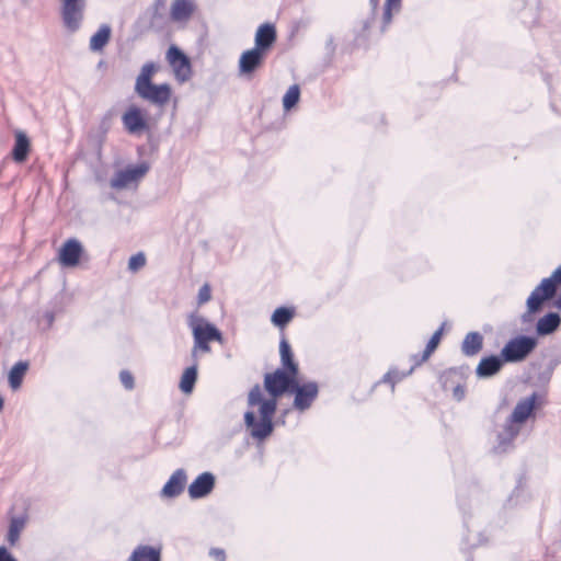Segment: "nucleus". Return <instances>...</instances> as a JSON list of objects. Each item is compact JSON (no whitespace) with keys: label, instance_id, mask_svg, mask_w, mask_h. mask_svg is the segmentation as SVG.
<instances>
[{"label":"nucleus","instance_id":"1","mask_svg":"<svg viewBox=\"0 0 561 561\" xmlns=\"http://www.w3.org/2000/svg\"><path fill=\"white\" fill-rule=\"evenodd\" d=\"M296 377L291 373L288 375L280 369L266 374L264 377V388L271 396L270 399H263L262 389L259 385L250 390L248 404L250 407L259 405L261 419L260 422H256L252 411H248L244 414V423L250 430L252 437L262 440L272 434L274 427L272 419L277 408L276 399L288 389L294 390Z\"/></svg>","mask_w":561,"mask_h":561},{"label":"nucleus","instance_id":"2","mask_svg":"<svg viewBox=\"0 0 561 561\" xmlns=\"http://www.w3.org/2000/svg\"><path fill=\"white\" fill-rule=\"evenodd\" d=\"M160 70V65L149 61L142 65L136 77L134 91L144 101L157 107H164L171 100L172 88L169 83L154 84V75Z\"/></svg>","mask_w":561,"mask_h":561},{"label":"nucleus","instance_id":"3","mask_svg":"<svg viewBox=\"0 0 561 561\" xmlns=\"http://www.w3.org/2000/svg\"><path fill=\"white\" fill-rule=\"evenodd\" d=\"M538 394L533 393L531 396L524 398L517 402L510 419L504 425L503 430L497 435L499 444L496 449L502 451L506 450L510 444L516 438L522 430V425L533 414Z\"/></svg>","mask_w":561,"mask_h":561},{"label":"nucleus","instance_id":"4","mask_svg":"<svg viewBox=\"0 0 561 561\" xmlns=\"http://www.w3.org/2000/svg\"><path fill=\"white\" fill-rule=\"evenodd\" d=\"M187 324L192 330L194 345L191 351L193 360H196L198 354L209 353V342L217 341L224 342L221 332L211 324L207 319L198 313H191L187 318Z\"/></svg>","mask_w":561,"mask_h":561},{"label":"nucleus","instance_id":"5","mask_svg":"<svg viewBox=\"0 0 561 561\" xmlns=\"http://www.w3.org/2000/svg\"><path fill=\"white\" fill-rule=\"evenodd\" d=\"M537 346V340L531 336L519 335L510 340L501 351V357L506 363L524 360Z\"/></svg>","mask_w":561,"mask_h":561},{"label":"nucleus","instance_id":"6","mask_svg":"<svg viewBox=\"0 0 561 561\" xmlns=\"http://www.w3.org/2000/svg\"><path fill=\"white\" fill-rule=\"evenodd\" d=\"M64 26L70 33L77 32L84 19L87 0H59Z\"/></svg>","mask_w":561,"mask_h":561},{"label":"nucleus","instance_id":"7","mask_svg":"<svg viewBox=\"0 0 561 561\" xmlns=\"http://www.w3.org/2000/svg\"><path fill=\"white\" fill-rule=\"evenodd\" d=\"M174 78L178 82H187L193 75L192 66L188 57L184 55L176 46H171L165 56Z\"/></svg>","mask_w":561,"mask_h":561},{"label":"nucleus","instance_id":"8","mask_svg":"<svg viewBox=\"0 0 561 561\" xmlns=\"http://www.w3.org/2000/svg\"><path fill=\"white\" fill-rule=\"evenodd\" d=\"M122 122L125 129L131 135H138L149 128L148 115L137 105H130L123 114Z\"/></svg>","mask_w":561,"mask_h":561},{"label":"nucleus","instance_id":"9","mask_svg":"<svg viewBox=\"0 0 561 561\" xmlns=\"http://www.w3.org/2000/svg\"><path fill=\"white\" fill-rule=\"evenodd\" d=\"M265 56L266 54L261 51L260 48L243 51L239 59V75L252 78L254 72L262 67Z\"/></svg>","mask_w":561,"mask_h":561},{"label":"nucleus","instance_id":"10","mask_svg":"<svg viewBox=\"0 0 561 561\" xmlns=\"http://www.w3.org/2000/svg\"><path fill=\"white\" fill-rule=\"evenodd\" d=\"M148 171L146 164L130 167L118 171L111 180V186L116 190L129 187L133 183H137Z\"/></svg>","mask_w":561,"mask_h":561},{"label":"nucleus","instance_id":"11","mask_svg":"<svg viewBox=\"0 0 561 561\" xmlns=\"http://www.w3.org/2000/svg\"><path fill=\"white\" fill-rule=\"evenodd\" d=\"M554 289L550 285V280H541V283L533 290L527 299V311L529 314L540 310L542 304L552 298Z\"/></svg>","mask_w":561,"mask_h":561},{"label":"nucleus","instance_id":"12","mask_svg":"<svg viewBox=\"0 0 561 561\" xmlns=\"http://www.w3.org/2000/svg\"><path fill=\"white\" fill-rule=\"evenodd\" d=\"M296 396L294 400V405L298 410H306L308 409L312 401L318 396V386L316 382H307L305 385H299L298 380H296L294 390Z\"/></svg>","mask_w":561,"mask_h":561},{"label":"nucleus","instance_id":"13","mask_svg":"<svg viewBox=\"0 0 561 561\" xmlns=\"http://www.w3.org/2000/svg\"><path fill=\"white\" fill-rule=\"evenodd\" d=\"M82 251V245L77 239L67 240L59 250L60 264L66 267L77 266Z\"/></svg>","mask_w":561,"mask_h":561},{"label":"nucleus","instance_id":"14","mask_svg":"<svg viewBox=\"0 0 561 561\" xmlns=\"http://www.w3.org/2000/svg\"><path fill=\"white\" fill-rule=\"evenodd\" d=\"M215 485V477L210 472L198 476L188 486V494L192 499L204 497L211 492Z\"/></svg>","mask_w":561,"mask_h":561},{"label":"nucleus","instance_id":"15","mask_svg":"<svg viewBox=\"0 0 561 561\" xmlns=\"http://www.w3.org/2000/svg\"><path fill=\"white\" fill-rule=\"evenodd\" d=\"M195 10V0H174L170 7V16L174 22H187Z\"/></svg>","mask_w":561,"mask_h":561},{"label":"nucleus","instance_id":"16","mask_svg":"<svg viewBox=\"0 0 561 561\" xmlns=\"http://www.w3.org/2000/svg\"><path fill=\"white\" fill-rule=\"evenodd\" d=\"M276 41V31L274 25L265 23L259 26L255 33V47L265 53Z\"/></svg>","mask_w":561,"mask_h":561},{"label":"nucleus","instance_id":"17","mask_svg":"<svg viewBox=\"0 0 561 561\" xmlns=\"http://www.w3.org/2000/svg\"><path fill=\"white\" fill-rule=\"evenodd\" d=\"M185 483V471L183 469H179L171 476L169 481L165 483L161 491V495L163 497H174L183 491Z\"/></svg>","mask_w":561,"mask_h":561},{"label":"nucleus","instance_id":"18","mask_svg":"<svg viewBox=\"0 0 561 561\" xmlns=\"http://www.w3.org/2000/svg\"><path fill=\"white\" fill-rule=\"evenodd\" d=\"M503 358L492 355L480 360L476 373L479 377L488 378L497 374L503 366Z\"/></svg>","mask_w":561,"mask_h":561},{"label":"nucleus","instance_id":"19","mask_svg":"<svg viewBox=\"0 0 561 561\" xmlns=\"http://www.w3.org/2000/svg\"><path fill=\"white\" fill-rule=\"evenodd\" d=\"M14 137L15 144L12 150V157L15 162L22 163L28 156L31 142L26 134L22 130H15Z\"/></svg>","mask_w":561,"mask_h":561},{"label":"nucleus","instance_id":"20","mask_svg":"<svg viewBox=\"0 0 561 561\" xmlns=\"http://www.w3.org/2000/svg\"><path fill=\"white\" fill-rule=\"evenodd\" d=\"M561 323V318L558 313L550 312L540 318L536 325V331L539 335H548L554 332Z\"/></svg>","mask_w":561,"mask_h":561},{"label":"nucleus","instance_id":"21","mask_svg":"<svg viewBox=\"0 0 561 561\" xmlns=\"http://www.w3.org/2000/svg\"><path fill=\"white\" fill-rule=\"evenodd\" d=\"M483 346V336L479 332L468 333L461 344V351L467 356L478 354Z\"/></svg>","mask_w":561,"mask_h":561},{"label":"nucleus","instance_id":"22","mask_svg":"<svg viewBox=\"0 0 561 561\" xmlns=\"http://www.w3.org/2000/svg\"><path fill=\"white\" fill-rule=\"evenodd\" d=\"M111 27L107 24H103L99 27L96 33L92 35L90 39V49L92 51H100L108 43L111 38Z\"/></svg>","mask_w":561,"mask_h":561},{"label":"nucleus","instance_id":"23","mask_svg":"<svg viewBox=\"0 0 561 561\" xmlns=\"http://www.w3.org/2000/svg\"><path fill=\"white\" fill-rule=\"evenodd\" d=\"M197 379V359L194 360L193 365L187 367L180 380V389L182 392L188 394L193 391Z\"/></svg>","mask_w":561,"mask_h":561},{"label":"nucleus","instance_id":"24","mask_svg":"<svg viewBox=\"0 0 561 561\" xmlns=\"http://www.w3.org/2000/svg\"><path fill=\"white\" fill-rule=\"evenodd\" d=\"M27 369V362H18L16 364L13 365L8 376L9 385L13 390H18L21 387Z\"/></svg>","mask_w":561,"mask_h":561},{"label":"nucleus","instance_id":"25","mask_svg":"<svg viewBox=\"0 0 561 561\" xmlns=\"http://www.w3.org/2000/svg\"><path fill=\"white\" fill-rule=\"evenodd\" d=\"M27 518L25 516H14L10 520L9 531L7 539L11 546H14L19 539L20 534L26 525Z\"/></svg>","mask_w":561,"mask_h":561},{"label":"nucleus","instance_id":"26","mask_svg":"<svg viewBox=\"0 0 561 561\" xmlns=\"http://www.w3.org/2000/svg\"><path fill=\"white\" fill-rule=\"evenodd\" d=\"M279 353L283 366L286 367L294 376H297L298 366L293 359V353L286 340L280 341Z\"/></svg>","mask_w":561,"mask_h":561},{"label":"nucleus","instance_id":"27","mask_svg":"<svg viewBox=\"0 0 561 561\" xmlns=\"http://www.w3.org/2000/svg\"><path fill=\"white\" fill-rule=\"evenodd\" d=\"M402 0H386L382 14V31H385L392 21V15L401 9Z\"/></svg>","mask_w":561,"mask_h":561},{"label":"nucleus","instance_id":"28","mask_svg":"<svg viewBox=\"0 0 561 561\" xmlns=\"http://www.w3.org/2000/svg\"><path fill=\"white\" fill-rule=\"evenodd\" d=\"M131 561H160V552L151 547H139L130 558Z\"/></svg>","mask_w":561,"mask_h":561},{"label":"nucleus","instance_id":"29","mask_svg":"<svg viewBox=\"0 0 561 561\" xmlns=\"http://www.w3.org/2000/svg\"><path fill=\"white\" fill-rule=\"evenodd\" d=\"M300 90L297 84L291 85L283 98V106L285 111L293 108L299 101Z\"/></svg>","mask_w":561,"mask_h":561},{"label":"nucleus","instance_id":"30","mask_svg":"<svg viewBox=\"0 0 561 561\" xmlns=\"http://www.w3.org/2000/svg\"><path fill=\"white\" fill-rule=\"evenodd\" d=\"M293 310L280 307L274 311L272 316V322L277 327H284L293 319Z\"/></svg>","mask_w":561,"mask_h":561},{"label":"nucleus","instance_id":"31","mask_svg":"<svg viewBox=\"0 0 561 561\" xmlns=\"http://www.w3.org/2000/svg\"><path fill=\"white\" fill-rule=\"evenodd\" d=\"M442 332H443V329L440 328L439 330H437L431 337V340L428 341L427 345H426V348L423 353V357L422 359L423 360H426L430 355L436 350V347L438 346L439 344V341H440V337H442Z\"/></svg>","mask_w":561,"mask_h":561},{"label":"nucleus","instance_id":"32","mask_svg":"<svg viewBox=\"0 0 561 561\" xmlns=\"http://www.w3.org/2000/svg\"><path fill=\"white\" fill-rule=\"evenodd\" d=\"M146 265V256L144 253H137L130 256L128 261V268L131 272H137Z\"/></svg>","mask_w":561,"mask_h":561},{"label":"nucleus","instance_id":"33","mask_svg":"<svg viewBox=\"0 0 561 561\" xmlns=\"http://www.w3.org/2000/svg\"><path fill=\"white\" fill-rule=\"evenodd\" d=\"M210 286L208 284H204L198 291V304L203 305L210 300L211 294H210Z\"/></svg>","mask_w":561,"mask_h":561},{"label":"nucleus","instance_id":"34","mask_svg":"<svg viewBox=\"0 0 561 561\" xmlns=\"http://www.w3.org/2000/svg\"><path fill=\"white\" fill-rule=\"evenodd\" d=\"M119 378L126 389L134 388V377L131 376V374L129 371H127V370L121 371Z\"/></svg>","mask_w":561,"mask_h":561},{"label":"nucleus","instance_id":"35","mask_svg":"<svg viewBox=\"0 0 561 561\" xmlns=\"http://www.w3.org/2000/svg\"><path fill=\"white\" fill-rule=\"evenodd\" d=\"M543 280H550L551 287L556 290L557 286L561 284V266H559L550 277Z\"/></svg>","mask_w":561,"mask_h":561},{"label":"nucleus","instance_id":"36","mask_svg":"<svg viewBox=\"0 0 561 561\" xmlns=\"http://www.w3.org/2000/svg\"><path fill=\"white\" fill-rule=\"evenodd\" d=\"M0 561H16L5 547H0Z\"/></svg>","mask_w":561,"mask_h":561},{"label":"nucleus","instance_id":"37","mask_svg":"<svg viewBox=\"0 0 561 561\" xmlns=\"http://www.w3.org/2000/svg\"><path fill=\"white\" fill-rule=\"evenodd\" d=\"M210 554L218 561H225V552L219 549H213Z\"/></svg>","mask_w":561,"mask_h":561},{"label":"nucleus","instance_id":"38","mask_svg":"<svg viewBox=\"0 0 561 561\" xmlns=\"http://www.w3.org/2000/svg\"><path fill=\"white\" fill-rule=\"evenodd\" d=\"M401 378V376H398L396 371H389L386 376H385V380L386 381H390V382H394L396 380H399Z\"/></svg>","mask_w":561,"mask_h":561},{"label":"nucleus","instance_id":"39","mask_svg":"<svg viewBox=\"0 0 561 561\" xmlns=\"http://www.w3.org/2000/svg\"><path fill=\"white\" fill-rule=\"evenodd\" d=\"M454 396L458 399V400H461L465 396V390L461 388V387H456L454 389Z\"/></svg>","mask_w":561,"mask_h":561},{"label":"nucleus","instance_id":"40","mask_svg":"<svg viewBox=\"0 0 561 561\" xmlns=\"http://www.w3.org/2000/svg\"><path fill=\"white\" fill-rule=\"evenodd\" d=\"M370 1V5H371V9L374 12L377 11V8H378V4H379V0H369Z\"/></svg>","mask_w":561,"mask_h":561},{"label":"nucleus","instance_id":"41","mask_svg":"<svg viewBox=\"0 0 561 561\" xmlns=\"http://www.w3.org/2000/svg\"><path fill=\"white\" fill-rule=\"evenodd\" d=\"M556 307L561 310V296L556 301Z\"/></svg>","mask_w":561,"mask_h":561},{"label":"nucleus","instance_id":"42","mask_svg":"<svg viewBox=\"0 0 561 561\" xmlns=\"http://www.w3.org/2000/svg\"><path fill=\"white\" fill-rule=\"evenodd\" d=\"M3 403H4V402H3V399L0 397V411H1V410H2V408H3Z\"/></svg>","mask_w":561,"mask_h":561}]
</instances>
